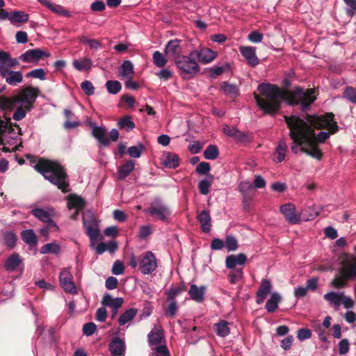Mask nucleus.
Wrapping results in <instances>:
<instances>
[{
	"label": "nucleus",
	"mask_w": 356,
	"mask_h": 356,
	"mask_svg": "<svg viewBox=\"0 0 356 356\" xmlns=\"http://www.w3.org/2000/svg\"><path fill=\"white\" fill-rule=\"evenodd\" d=\"M261 96L255 95V99L259 107L265 113L275 115L280 109L282 101H286L290 105L300 104L301 110L306 111L316 100L313 96L314 89L304 90L296 87L291 91H284L277 86L270 83H260L257 87Z\"/></svg>",
	"instance_id": "1"
},
{
	"label": "nucleus",
	"mask_w": 356,
	"mask_h": 356,
	"mask_svg": "<svg viewBox=\"0 0 356 356\" xmlns=\"http://www.w3.org/2000/svg\"><path fill=\"white\" fill-rule=\"evenodd\" d=\"M29 165L40 172L45 179L56 186L63 193L69 191L67 175L63 167L56 161L26 154Z\"/></svg>",
	"instance_id": "2"
},
{
	"label": "nucleus",
	"mask_w": 356,
	"mask_h": 356,
	"mask_svg": "<svg viewBox=\"0 0 356 356\" xmlns=\"http://www.w3.org/2000/svg\"><path fill=\"white\" fill-rule=\"evenodd\" d=\"M334 114L327 113L324 115H309V135L312 137L311 142L306 143V145L302 148V152L320 160L322 157L321 151L315 143V132L314 129H320L326 128L330 130L332 134H335L339 131V126L337 122L334 120Z\"/></svg>",
	"instance_id": "3"
},
{
	"label": "nucleus",
	"mask_w": 356,
	"mask_h": 356,
	"mask_svg": "<svg viewBox=\"0 0 356 356\" xmlns=\"http://www.w3.org/2000/svg\"><path fill=\"white\" fill-rule=\"evenodd\" d=\"M284 118L290 130L289 136L293 140L291 145V151L294 154H298L299 151L302 152V148L306 145V143L312 140V137L308 133L309 128V115L307 120L296 115H285Z\"/></svg>",
	"instance_id": "4"
},
{
	"label": "nucleus",
	"mask_w": 356,
	"mask_h": 356,
	"mask_svg": "<svg viewBox=\"0 0 356 356\" xmlns=\"http://www.w3.org/2000/svg\"><path fill=\"white\" fill-rule=\"evenodd\" d=\"M0 108L16 111L13 115V120L18 121L22 119V90L10 97L0 96Z\"/></svg>",
	"instance_id": "5"
},
{
	"label": "nucleus",
	"mask_w": 356,
	"mask_h": 356,
	"mask_svg": "<svg viewBox=\"0 0 356 356\" xmlns=\"http://www.w3.org/2000/svg\"><path fill=\"white\" fill-rule=\"evenodd\" d=\"M147 212L155 220H159L163 222H169L172 214L169 207L159 197L154 199Z\"/></svg>",
	"instance_id": "6"
},
{
	"label": "nucleus",
	"mask_w": 356,
	"mask_h": 356,
	"mask_svg": "<svg viewBox=\"0 0 356 356\" xmlns=\"http://www.w3.org/2000/svg\"><path fill=\"white\" fill-rule=\"evenodd\" d=\"M177 67L181 71V76L184 74L194 75L199 72L200 66L191 51L188 56H181L175 62Z\"/></svg>",
	"instance_id": "7"
},
{
	"label": "nucleus",
	"mask_w": 356,
	"mask_h": 356,
	"mask_svg": "<svg viewBox=\"0 0 356 356\" xmlns=\"http://www.w3.org/2000/svg\"><path fill=\"white\" fill-rule=\"evenodd\" d=\"M157 268V259L155 255L151 252L147 251L145 253L139 262V270L143 275H149L152 273Z\"/></svg>",
	"instance_id": "8"
},
{
	"label": "nucleus",
	"mask_w": 356,
	"mask_h": 356,
	"mask_svg": "<svg viewBox=\"0 0 356 356\" xmlns=\"http://www.w3.org/2000/svg\"><path fill=\"white\" fill-rule=\"evenodd\" d=\"M60 284L63 290L71 294H76L77 289L73 282V277L68 268H63L59 275Z\"/></svg>",
	"instance_id": "9"
},
{
	"label": "nucleus",
	"mask_w": 356,
	"mask_h": 356,
	"mask_svg": "<svg viewBox=\"0 0 356 356\" xmlns=\"http://www.w3.org/2000/svg\"><path fill=\"white\" fill-rule=\"evenodd\" d=\"M40 90L33 86L24 88V118L26 115V111H30L33 108Z\"/></svg>",
	"instance_id": "10"
},
{
	"label": "nucleus",
	"mask_w": 356,
	"mask_h": 356,
	"mask_svg": "<svg viewBox=\"0 0 356 356\" xmlns=\"http://www.w3.org/2000/svg\"><path fill=\"white\" fill-rule=\"evenodd\" d=\"M49 56V52L38 48L29 49L24 52V63L37 65L42 58Z\"/></svg>",
	"instance_id": "11"
},
{
	"label": "nucleus",
	"mask_w": 356,
	"mask_h": 356,
	"mask_svg": "<svg viewBox=\"0 0 356 356\" xmlns=\"http://www.w3.org/2000/svg\"><path fill=\"white\" fill-rule=\"evenodd\" d=\"M22 58V55L18 58H12L9 53L0 51V73L11 70L16 65H19V60Z\"/></svg>",
	"instance_id": "12"
},
{
	"label": "nucleus",
	"mask_w": 356,
	"mask_h": 356,
	"mask_svg": "<svg viewBox=\"0 0 356 356\" xmlns=\"http://www.w3.org/2000/svg\"><path fill=\"white\" fill-rule=\"evenodd\" d=\"M180 42L181 40L178 39L171 40L167 43L164 49L167 57L175 62L182 56L181 55V47Z\"/></svg>",
	"instance_id": "13"
},
{
	"label": "nucleus",
	"mask_w": 356,
	"mask_h": 356,
	"mask_svg": "<svg viewBox=\"0 0 356 356\" xmlns=\"http://www.w3.org/2000/svg\"><path fill=\"white\" fill-rule=\"evenodd\" d=\"M280 211L289 223L295 225L300 222V216L296 213V206L293 204H283L280 207Z\"/></svg>",
	"instance_id": "14"
},
{
	"label": "nucleus",
	"mask_w": 356,
	"mask_h": 356,
	"mask_svg": "<svg viewBox=\"0 0 356 356\" xmlns=\"http://www.w3.org/2000/svg\"><path fill=\"white\" fill-rule=\"evenodd\" d=\"M191 56L197 59L202 64H207L213 61L217 54L209 48H201L200 50L191 51Z\"/></svg>",
	"instance_id": "15"
},
{
	"label": "nucleus",
	"mask_w": 356,
	"mask_h": 356,
	"mask_svg": "<svg viewBox=\"0 0 356 356\" xmlns=\"http://www.w3.org/2000/svg\"><path fill=\"white\" fill-rule=\"evenodd\" d=\"M339 273L348 280L356 279V258L353 257L346 261L341 268Z\"/></svg>",
	"instance_id": "16"
},
{
	"label": "nucleus",
	"mask_w": 356,
	"mask_h": 356,
	"mask_svg": "<svg viewBox=\"0 0 356 356\" xmlns=\"http://www.w3.org/2000/svg\"><path fill=\"white\" fill-rule=\"evenodd\" d=\"M83 223L86 229V234L90 238L92 243V246H93L95 241L98 239L99 236L98 226L96 224L95 220L92 218L90 220H86L83 218Z\"/></svg>",
	"instance_id": "17"
},
{
	"label": "nucleus",
	"mask_w": 356,
	"mask_h": 356,
	"mask_svg": "<svg viewBox=\"0 0 356 356\" xmlns=\"http://www.w3.org/2000/svg\"><path fill=\"white\" fill-rule=\"evenodd\" d=\"M241 54L245 58L248 65L255 67L259 64V58L256 55V48L250 46H242L239 48Z\"/></svg>",
	"instance_id": "18"
},
{
	"label": "nucleus",
	"mask_w": 356,
	"mask_h": 356,
	"mask_svg": "<svg viewBox=\"0 0 356 356\" xmlns=\"http://www.w3.org/2000/svg\"><path fill=\"white\" fill-rule=\"evenodd\" d=\"M24 242L28 245V250L34 255L38 252V238L33 229L24 230Z\"/></svg>",
	"instance_id": "19"
},
{
	"label": "nucleus",
	"mask_w": 356,
	"mask_h": 356,
	"mask_svg": "<svg viewBox=\"0 0 356 356\" xmlns=\"http://www.w3.org/2000/svg\"><path fill=\"white\" fill-rule=\"evenodd\" d=\"M108 348L111 355L122 356L124 355L125 353V342L122 339L115 337L111 341Z\"/></svg>",
	"instance_id": "20"
},
{
	"label": "nucleus",
	"mask_w": 356,
	"mask_h": 356,
	"mask_svg": "<svg viewBox=\"0 0 356 356\" xmlns=\"http://www.w3.org/2000/svg\"><path fill=\"white\" fill-rule=\"evenodd\" d=\"M273 288L271 282L268 279H263L261 285L256 293V302L257 304H262L267 295L270 292Z\"/></svg>",
	"instance_id": "21"
},
{
	"label": "nucleus",
	"mask_w": 356,
	"mask_h": 356,
	"mask_svg": "<svg viewBox=\"0 0 356 356\" xmlns=\"http://www.w3.org/2000/svg\"><path fill=\"white\" fill-rule=\"evenodd\" d=\"M247 261V257L243 253L231 254L225 259V266L228 269L237 268V266H243Z\"/></svg>",
	"instance_id": "22"
},
{
	"label": "nucleus",
	"mask_w": 356,
	"mask_h": 356,
	"mask_svg": "<svg viewBox=\"0 0 356 356\" xmlns=\"http://www.w3.org/2000/svg\"><path fill=\"white\" fill-rule=\"evenodd\" d=\"M67 200L68 209H76V211L73 217L75 218V216L79 213V212L85 207L86 202L82 197L74 194L70 195L67 197Z\"/></svg>",
	"instance_id": "23"
},
{
	"label": "nucleus",
	"mask_w": 356,
	"mask_h": 356,
	"mask_svg": "<svg viewBox=\"0 0 356 356\" xmlns=\"http://www.w3.org/2000/svg\"><path fill=\"white\" fill-rule=\"evenodd\" d=\"M197 220L200 223L201 229L204 233H209L211 227V218L209 210H202L197 216Z\"/></svg>",
	"instance_id": "24"
},
{
	"label": "nucleus",
	"mask_w": 356,
	"mask_h": 356,
	"mask_svg": "<svg viewBox=\"0 0 356 356\" xmlns=\"http://www.w3.org/2000/svg\"><path fill=\"white\" fill-rule=\"evenodd\" d=\"M206 289L205 286L198 287L196 284H192L188 290V294L193 300L197 302H202L204 300Z\"/></svg>",
	"instance_id": "25"
},
{
	"label": "nucleus",
	"mask_w": 356,
	"mask_h": 356,
	"mask_svg": "<svg viewBox=\"0 0 356 356\" xmlns=\"http://www.w3.org/2000/svg\"><path fill=\"white\" fill-rule=\"evenodd\" d=\"M31 213L35 218L44 222L48 223L49 226H52L56 230L58 229L55 222L51 220L50 214L47 211L36 208L33 209Z\"/></svg>",
	"instance_id": "26"
},
{
	"label": "nucleus",
	"mask_w": 356,
	"mask_h": 356,
	"mask_svg": "<svg viewBox=\"0 0 356 356\" xmlns=\"http://www.w3.org/2000/svg\"><path fill=\"white\" fill-rule=\"evenodd\" d=\"M288 149V146L284 138H282L280 140L278 145L275 147V150L274 152V158L273 160L276 163H282L286 156V152Z\"/></svg>",
	"instance_id": "27"
},
{
	"label": "nucleus",
	"mask_w": 356,
	"mask_h": 356,
	"mask_svg": "<svg viewBox=\"0 0 356 356\" xmlns=\"http://www.w3.org/2000/svg\"><path fill=\"white\" fill-rule=\"evenodd\" d=\"M14 127L10 123V118H6V120H3L0 118V138L7 132L22 134V129L19 126L15 124Z\"/></svg>",
	"instance_id": "28"
},
{
	"label": "nucleus",
	"mask_w": 356,
	"mask_h": 356,
	"mask_svg": "<svg viewBox=\"0 0 356 356\" xmlns=\"http://www.w3.org/2000/svg\"><path fill=\"white\" fill-rule=\"evenodd\" d=\"M135 163L132 160H127L122 165L118 170V178L120 180H123L127 177L130 173L134 170Z\"/></svg>",
	"instance_id": "29"
},
{
	"label": "nucleus",
	"mask_w": 356,
	"mask_h": 356,
	"mask_svg": "<svg viewBox=\"0 0 356 356\" xmlns=\"http://www.w3.org/2000/svg\"><path fill=\"white\" fill-rule=\"evenodd\" d=\"M6 81L10 85H16L22 81V75L20 72H15L13 70L0 73Z\"/></svg>",
	"instance_id": "30"
},
{
	"label": "nucleus",
	"mask_w": 356,
	"mask_h": 356,
	"mask_svg": "<svg viewBox=\"0 0 356 356\" xmlns=\"http://www.w3.org/2000/svg\"><path fill=\"white\" fill-rule=\"evenodd\" d=\"M92 136L98 140V142L107 146L109 140L106 136V129L103 127L93 126L92 129Z\"/></svg>",
	"instance_id": "31"
},
{
	"label": "nucleus",
	"mask_w": 356,
	"mask_h": 356,
	"mask_svg": "<svg viewBox=\"0 0 356 356\" xmlns=\"http://www.w3.org/2000/svg\"><path fill=\"white\" fill-rule=\"evenodd\" d=\"M148 342L150 346L159 345L163 338V332L161 327H154L147 335Z\"/></svg>",
	"instance_id": "32"
},
{
	"label": "nucleus",
	"mask_w": 356,
	"mask_h": 356,
	"mask_svg": "<svg viewBox=\"0 0 356 356\" xmlns=\"http://www.w3.org/2000/svg\"><path fill=\"white\" fill-rule=\"evenodd\" d=\"M229 323L225 320H220L217 323L213 325V330L216 334L220 337H225L230 333L229 327Z\"/></svg>",
	"instance_id": "33"
},
{
	"label": "nucleus",
	"mask_w": 356,
	"mask_h": 356,
	"mask_svg": "<svg viewBox=\"0 0 356 356\" xmlns=\"http://www.w3.org/2000/svg\"><path fill=\"white\" fill-rule=\"evenodd\" d=\"M214 177L209 174L206 177L199 181L198 188L202 195H207L209 193V188L213 182Z\"/></svg>",
	"instance_id": "34"
},
{
	"label": "nucleus",
	"mask_w": 356,
	"mask_h": 356,
	"mask_svg": "<svg viewBox=\"0 0 356 356\" xmlns=\"http://www.w3.org/2000/svg\"><path fill=\"white\" fill-rule=\"evenodd\" d=\"M22 260L19 254L13 253L5 262V268L8 271H14L21 264Z\"/></svg>",
	"instance_id": "35"
},
{
	"label": "nucleus",
	"mask_w": 356,
	"mask_h": 356,
	"mask_svg": "<svg viewBox=\"0 0 356 356\" xmlns=\"http://www.w3.org/2000/svg\"><path fill=\"white\" fill-rule=\"evenodd\" d=\"M162 164L166 168L175 169L179 165V157L176 154L168 153Z\"/></svg>",
	"instance_id": "36"
},
{
	"label": "nucleus",
	"mask_w": 356,
	"mask_h": 356,
	"mask_svg": "<svg viewBox=\"0 0 356 356\" xmlns=\"http://www.w3.org/2000/svg\"><path fill=\"white\" fill-rule=\"evenodd\" d=\"M220 89L226 95L237 97L239 95V88L236 84L230 83L228 81H223L220 84Z\"/></svg>",
	"instance_id": "37"
},
{
	"label": "nucleus",
	"mask_w": 356,
	"mask_h": 356,
	"mask_svg": "<svg viewBox=\"0 0 356 356\" xmlns=\"http://www.w3.org/2000/svg\"><path fill=\"white\" fill-rule=\"evenodd\" d=\"M281 301V296L278 293H273L270 298L266 304V310L270 312H274L278 307V304Z\"/></svg>",
	"instance_id": "38"
},
{
	"label": "nucleus",
	"mask_w": 356,
	"mask_h": 356,
	"mask_svg": "<svg viewBox=\"0 0 356 356\" xmlns=\"http://www.w3.org/2000/svg\"><path fill=\"white\" fill-rule=\"evenodd\" d=\"M138 314V309L135 308H130L124 311L118 319L120 325H124L126 323L131 321Z\"/></svg>",
	"instance_id": "39"
},
{
	"label": "nucleus",
	"mask_w": 356,
	"mask_h": 356,
	"mask_svg": "<svg viewBox=\"0 0 356 356\" xmlns=\"http://www.w3.org/2000/svg\"><path fill=\"white\" fill-rule=\"evenodd\" d=\"M186 287L184 284H181L176 287H170L167 291L165 295L167 296L168 300H176V298L179 296L182 292L186 291Z\"/></svg>",
	"instance_id": "40"
},
{
	"label": "nucleus",
	"mask_w": 356,
	"mask_h": 356,
	"mask_svg": "<svg viewBox=\"0 0 356 356\" xmlns=\"http://www.w3.org/2000/svg\"><path fill=\"white\" fill-rule=\"evenodd\" d=\"M120 129H124L127 132L133 130L135 128V123L131 120L130 115L123 116L118 122Z\"/></svg>",
	"instance_id": "41"
},
{
	"label": "nucleus",
	"mask_w": 356,
	"mask_h": 356,
	"mask_svg": "<svg viewBox=\"0 0 356 356\" xmlns=\"http://www.w3.org/2000/svg\"><path fill=\"white\" fill-rule=\"evenodd\" d=\"M243 268H232L227 275V280L230 284H235L243 278Z\"/></svg>",
	"instance_id": "42"
},
{
	"label": "nucleus",
	"mask_w": 356,
	"mask_h": 356,
	"mask_svg": "<svg viewBox=\"0 0 356 356\" xmlns=\"http://www.w3.org/2000/svg\"><path fill=\"white\" fill-rule=\"evenodd\" d=\"M72 65L76 70L83 71L90 70L92 66V62L90 58L86 57L81 60H74Z\"/></svg>",
	"instance_id": "43"
},
{
	"label": "nucleus",
	"mask_w": 356,
	"mask_h": 356,
	"mask_svg": "<svg viewBox=\"0 0 356 356\" xmlns=\"http://www.w3.org/2000/svg\"><path fill=\"white\" fill-rule=\"evenodd\" d=\"M40 253L42 254H58L60 252V246L56 242L49 243L41 247Z\"/></svg>",
	"instance_id": "44"
},
{
	"label": "nucleus",
	"mask_w": 356,
	"mask_h": 356,
	"mask_svg": "<svg viewBox=\"0 0 356 356\" xmlns=\"http://www.w3.org/2000/svg\"><path fill=\"white\" fill-rule=\"evenodd\" d=\"M342 293L331 291L324 295V299L334 307H339Z\"/></svg>",
	"instance_id": "45"
},
{
	"label": "nucleus",
	"mask_w": 356,
	"mask_h": 356,
	"mask_svg": "<svg viewBox=\"0 0 356 356\" xmlns=\"http://www.w3.org/2000/svg\"><path fill=\"white\" fill-rule=\"evenodd\" d=\"M120 76L122 77H131L134 74V65L130 60H124L120 69Z\"/></svg>",
	"instance_id": "46"
},
{
	"label": "nucleus",
	"mask_w": 356,
	"mask_h": 356,
	"mask_svg": "<svg viewBox=\"0 0 356 356\" xmlns=\"http://www.w3.org/2000/svg\"><path fill=\"white\" fill-rule=\"evenodd\" d=\"M2 236L6 247L9 249H13L16 245V235L12 232L6 231L2 232Z\"/></svg>",
	"instance_id": "47"
},
{
	"label": "nucleus",
	"mask_w": 356,
	"mask_h": 356,
	"mask_svg": "<svg viewBox=\"0 0 356 356\" xmlns=\"http://www.w3.org/2000/svg\"><path fill=\"white\" fill-rule=\"evenodd\" d=\"M204 157L208 160H215L219 156V150L216 145H209L203 153Z\"/></svg>",
	"instance_id": "48"
},
{
	"label": "nucleus",
	"mask_w": 356,
	"mask_h": 356,
	"mask_svg": "<svg viewBox=\"0 0 356 356\" xmlns=\"http://www.w3.org/2000/svg\"><path fill=\"white\" fill-rule=\"evenodd\" d=\"M230 70V65L228 63H225L221 66H214L209 70L210 76L211 78H216L221 75L223 72L229 71Z\"/></svg>",
	"instance_id": "49"
},
{
	"label": "nucleus",
	"mask_w": 356,
	"mask_h": 356,
	"mask_svg": "<svg viewBox=\"0 0 356 356\" xmlns=\"http://www.w3.org/2000/svg\"><path fill=\"white\" fill-rule=\"evenodd\" d=\"M105 86L107 91L112 95H116L122 88V85L118 81H108Z\"/></svg>",
	"instance_id": "50"
},
{
	"label": "nucleus",
	"mask_w": 356,
	"mask_h": 356,
	"mask_svg": "<svg viewBox=\"0 0 356 356\" xmlns=\"http://www.w3.org/2000/svg\"><path fill=\"white\" fill-rule=\"evenodd\" d=\"M145 149V147L143 144L139 143L138 145H134L129 147L127 150V154L131 157L134 159H138L140 157L142 153Z\"/></svg>",
	"instance_id": "51"
},
{
	"label": "nucleus",
	"mask_w": 356,
	"mask_h": 356,
	"mask_svg": "<svg viewBox=\"0 0 356 356\" xmlns=\"http://www.w3.org/2000/svg\"><path fill=\"white\" fill-rule=\"evenodd\" d=\"M343 97L356 104V88L347 86L343 92Z\"/></svg>",
	"instance_id": "52"
},
{
	"label": "nucleus",
	"mask_w": 356,
	"mask_h": 356,
	"mask_svg": "<svg viewBox=\"0 0 356 356\" xmlns=\"http://www.w3.org/2000/svg\"><path fill=\"white\" fill-rule=\"evenodd\" d=\"M225 246L229 252L235 251L238 247V241L234 236H227L225 238Z\"/></svg>",
	"instance_id": "53"
},
{
	"label": "nucleus",
	"mask_w": 356,
	"mask_h": 356,
	"mask_svg": "<svg viewBox=\"0 0 356 356\" xmlns=\"http://www.w3.org/2000/svg\"><path fill=\"white\" fill-rule=\"evenodd\" d=\"M238 191L242 195V197L245 196H253L249 194V191L253 188L252 184L249 181H241L238 184Z\"/></svg>",
	"instance_id": "54"
},
{
	"label": "nucleus",
	"mask_w": 356,
	"mask_h": 356,
	"mask_svg": "<svg viewBox=\"0 0 356 356\" xmlns=\"http://www.w3.org/2000/svg\"><path fill=\"white\" fill-rule=\"evenodd\" d=\"M153 63L158 67H163L167 63V59L159 51H156L153 54Z\"/></svg>",
	"instance_id": "55"
},
{
	"label": "nucleus",
	"mask_w": 356,
	"mask_h": 356,
	"mask_svg": "<svg viewBox=\"0 0 356 356\" xmlns=\"http://www.w3.org/2000/svg\"><path fill=\"white\" fill-rule=\"evenodd\" d=\"M170 303L165 310V315L166 317L174 318L177 315V312L178 310V306L177 304V301L174 300H168Z\"/></svg>",
	"instance_id": "56"
},
{
	"label": "nucleus",
	"mask_w": 356,
	"mask_h": 356,
	"mask_svg": "<svg viewBox=\"0 0 356 356\" xmlns=\"http://www.w3.org/2000/svg\"><path fill=\"white\" fill-rule=\"evenodd\" d=\"M26 77L29 78H35L38 79L41 81H44L46 79V74L44 70L42 68H38L26 74Z\"/></svg>",
	"instance_id": "57"
},
{
	"label": "nucleus",
	"mask_w": 356,
	"mask_h": 356,
	"mask_svg": "<svg viewBox=\"0 0 356 356\" xmlns=\"http://www.w3.org/2000/svg\"><path fill=\"white\" fill-rule=\"evenodd\" d=\"M8 20L10 23L15 26H19L20 24L22 22V12L21 11H13L10 12V15Z\"/></svg>",
	"instance_id": "58"
},
{
	"label": "nucleus",
	"mask_w": 356,
	"mask_h": 356,
	"mask_svg": "<svg viewBox=\"0 0 356 356\" xmlns=\"http://www.w3.org/2000/svg\"><path fill=\"white\" fill-rule=\"evenodd\" d=\"M153 352L149 356H170V352L165 345H160L156 348H152Z\"/></svg>",
	"instance_id": "59"
},
{
	"label": "nucleus",
	"mask_w": 356,
	"mask_h": 356,
	"mask_svg": "<svg viewBox=\"0 0 356 356\" xmlns=\"http://www.w3.org/2000/svg\"><path fill=\"white\" fill-rule=\"evenodd\" d=\"M346 281H349L343 277L341 274L337 275L331 282V284L336 289H341L346 286Z\"/></svg>",
	"instance_id": "60"
},
{
	"label": "nucleus",
	"mask_w": 356,
	"mask_h": 356,
	"mask_svg": "<svg viewBox=\"0 0 356 356\" xmlns=\"http://www.w3.org/2000/svg\"><path fill=\"white\" fill-rule=\"evenodd\" d=\"M211 170L210 164L207 162H201L196 167L195 171L200 175H207Z\"/></svg>",
	"instance_id": "61"
},
{
	"label": "nucleus",
	"mask_w": 356,
	"mask_h": 356,
	"mask_svg": "<svg viewBox=\"0 0 356 356\" xmlns=\"http://www.w3.org/2000/svg\"><path fill=\"white\" fill-rule=\"evenodd\" d=\"M81 88L86 95L88 96L92 95L95 93V88L90 81H83L81 84Z\"/></svg>",
	"instance_id": "62"
},
{
	"label": "nucleus",
	"mask_w": 356,
	"mask_h": 356,
	"mask_svg": "<svg viewBox=\"0 0 356 356\" xmlns=\"http://www.w3.org/2000/svg\"><path fill=\"white\" fill-rule=\"evenodd\" d=\"M97 330V326L96 325L92 323V322H89V323H86L83 326V333L84 335L86 336H91Z\"/></svg>",
	"instance_id": "63"
},
{
	"label": "nucleus",
	"mask_w": 356,
	"mask_h": 356,
	"mask_svg": "<svg viewBox=\"0 0 356 356\" xmlns=\"http://www.w3.org/2000/svg\"><path fill=\"white\" fill-rule=\"evenodd\" d=\"M92 12H102L106 9V4L102 0H96L90 4Z\"/></svg>",
	"instance_id": "64"
}]
</instances>
